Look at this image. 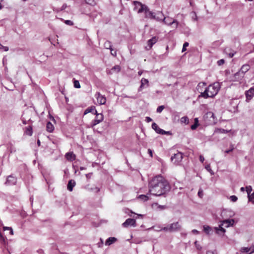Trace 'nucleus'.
<instances>
[{"label": "nucleus", "instance_id": "obj_1", "mask_svg": "<svg viewBox=\"0 0 254 254\" xmlns=\"http://www.w3.org/2000/svg\"><path fill=\"white\" fill-rule=\"evenodd\" d=\"M170 189L168 182L161 175H158L149 183V192L151 194L160 196L169 191Z\"/></svg>", "mask_w": 254, "mask_h": 254}, {"label": "nucleus", "instance_id": "obj_2", "mask_svg": "<svg viewBox=\"0 0 254 254\" xmlns=\"http://www.w3.org/2000/svg\"><path fill=\"white\" fill-rule=\"evenodd\" d=\"M205 85V83L204 82H200L197 85V90L200 93V94L198 96V98L203 97L205 99L213 98L218 93L220 88L219 83L218 82H215L209 85L203 92L200 88L201 87H203Z\"/></svg>", "mask_w": 254, "mask_h": 254}, {"label": "nucleus", "instance_id": "obj_3", "mask_svg": "<svg viewBox=\"0 0 254 254\" xmlns=\"http://www.w3.org/2000/svg\"><path fill=\"white\" fill-rule=\"evenodd\" d=\"M235 221L234 219H226L222 221L218 227H214L215 232L218 235H223L226 232L225 229L223 227L226 228L233 225Z\"/></svg>", "mask_w": 254, "mask_h": 254}, {"label": "nucleus", "instance_id": "obj_4", "mask_svg": "<svg viewBox=\"0 0 254 254\" xmlns=\"http://www.w3.org/2000/svg\"><path fill=\"white\" fill-rule=\"evenodd\" d=\"M181 225L179 224L178 222H177L169 224L166 227L162 228L161 229V230H163L165 232H174L179 231L181 230Z\"/></svg>", "mask_w": 254, "mask_h": 254}, {"label": "nucleus", "instance_id": "obj_5", "mask_svg": "<svg viewBox=\"0 0 254 254\" xmlns=\"http://www.w3.org/2000/svg\"><path fill=\"white\" fill-rule=\"evenodd\" d=\"M153 19H155L158 21H163L164 23L168 25L175 24L176 27L178 25V22L175 20H173V22H167L166 17H164L163 13L160 11H158L157 12L155 13V16L154 17Z\"/></svg>", "mask_w": 254, "mask_h": 254}, {"label": "nucleus", "instance_id": "obj_6", "mask_svg": "<svg viewBox=\"0 0 254 254\" xmlns=\"http://www.w3.org/2000/svg\"><path fill=\"white\" fill-rule=\"evenodd\" d=\"M250 68L249 64H246L243 65L240 70L234 74L235 79L236 80H241L244 76V74L247 72Z\"/></svg>", "mask_w": 254, "mask_h": 254}, {"label": "nucleus", "instance_id": "obj_7", "mask_svg": "<svg viewBox=\"0 0 254 254\" xmlns=\"http://www.w3.org/2000/svg\"><path fill=\"white\" fill-rule=\"evenodd\" d=\"M183 158V154L178 152L176 154H174L171 158L172 162L176 165H178L182 160Z\"/></svg>", "mask_w": 254, "mask_h": 254}, {"label": "nucleus", "instance_id": "obj_8", "mask_svg": "<svg viewBox=\"0 0 254 254\" xmlns=\"http://www.w3.org/2000/svg\"><path fill=\"white\" fill-rule=\"evenodd\" d=\"M94 114L96 115V118L91 123V127L92 128L96 125L101 123L104 119L103 115L102 114L98 113L97 111H95V113Z\"/></svg>", "mask_w": 254, "mask_h": 254}, {"label": "nucleus", "instance_id": "obj_9", "mask_svg": "<svg viewBox=\"0 0 254 254\" xmlns=\"http://www.w3.org/2000/svg\"><path fill=\"white\" fill-rule=\"evenodd\" d=\"M134 4L135 6L134 8L138 10V13L143 12L147 7L145 4H143L141 2L137 1H134Z\"/></svg>", "mask_w": 254, "mask_h": 254}, {"label": "nucleus", "instance_id": "obj_10", "mask_svg": "<svg viewBox=\"0 0 254 254\" xmlns=\"http://www.w3.org/2000/svg\"><path fill=\"white\" fill-rule=\"evenodd\" d=\"M241 254H252L254 253V246L250 248L243 247L240 250Z\"/></svg>", "mask_w": 254, "mask_h": 254}, {"label": "nucleus", "instance_id": "obj_11", "mask_svg": "<svg viewBox=\"0 0 254 254\" xmlns=\"http://www.w3.org/2000/svg\"><path fill=\"white\" fill-rule=\"evenodd\" d=\"M123 226L124 227H128L129 226H136L135 220L133 219L128 218L126 220V221L123 223Z\"/></svg>", "mask_w": 254, "mask_h": 254}, {"label": "nucleus", "instance_id": "obj_12", "mask_svg": "<svg viewBox=\"0 0 254 254\" xmlns=\"http://www.w3.org/2000/svg\"><path fill=\"white\" fill-rule=\"evenodd\" d=\"M246 190L248 193L249 200L252 202L253 204H254V192L251 194H250L251 191H252V187L250 186H247L246 188Z\"/></svg>", "mask_w": 254, "mask_h": 254}, {"label": "nucleus", "instance_id": "obj_13", "mask_svg": "<svg viewBox=\"0 0 254 254\" xmlns=\"http://www.w3.org/2000/svg\"><path fill=\"white\" fill-rule=\"evenodd\" d=\"M16 181L17 179L15 177L10 175L7 177L5 184L8 186L14 185L16 184Z\"/></svg>", "mask_w": 254, "mask_h": 254}, {"label": "nucleus", "instance_id": "obj_14", "mask_svg": "<svg viewBox=\"0 0 254 254\" xmlns=\"http://www.w3.org/2000/svg\"><path fill=\"white\" fill-rule=\"evenodd\" d=\"M95 97L97 98L98 102L101 105H104L106 103V98L101 95L100 93H97L95 94Z\"/></svg>", "mask_w": 254, "mask_h": 254}, {"label": "nucleus", "instance_id": "obj_15", "mask_svg": "<svg viewBox=\"0 0 254 254\" xmlns=\"http://www.w3.org/2000/svg\"><path fill=\"white\" fill-rule=\"evenodd\" d=\"M158 37L154 36V37H152L151 39L148 40L147 43H148V46L149 47V48H147L146 47V49L148 50H150L152 48L153 45L157 42V41H158Z\"/></svg>", "mask_w": 254, "mask_h": 254}, {"label": "nucleus", "instance_id": "obj_16", "mask_svg": "<svg viewBox=\"0 0 254 254\" xmlns=\"http://www.w3.org/2000/svg\"><path fill=\"white\" fill-rule=\"evenodd\" d=\"M143 12L145 13L146 18L154 19V17L155 16V13L149 11L147 6L144 9Z\"/></svg>", "mask_w": 254, "mask_h": 254}, {"label": "nucleus", "instance_id": "obj_17", "mask_svg": "<svg viewBox=\"0 0 254 254\" xmlns=\"http://www.w3.org/2000/svg\"><path fill=\"white\" fill-rule=\"evenodd\" d=\"M65 157L66 159L69 161L74 160L76 158L75 155L72 152L66 153L65 155Z\"/></svg>", "mask_w": 254, "mask_h": 254}, {"label": "nucleus", "instance_id": "obj_18", "mask_svg": "<svg viewBox=\"0 0 254 254\" xmlns=\"http://www.w3.org/2000/svg\"><path fill=\"white\" fill-rule=\"evenodd\" d=\"M148 80L145 78H142L141 80V85L138 89V90L141 91V90L145 87V85H146V87H148L149 86L148 84Z\"/></svg>", "mask_w": 254, "mask_h": 254}, {"label": "nucleus", "instance_id": "obj_19", "mask_svg": "<svg viewBox=\"0 0 254 254\" xmlns=\"http://www.w3.org/2000/svg\"><path fill=\"white\" fill-rule=\"evenodd\" d=\"M152 127L157 133L161 134L162 132L165 133L164 130L159 128L158 125L155 123L152 124Z\"/></svg>", "mask_w": 254, "mask_h": 254}, {"label": "nucleus", "instance_id": "obj_20", "mask_svg": "<svg viewBox=\"0 0 254 254\" xmlns=\"http://www.w3.org/2000/svg\"><path fill=\"white\" fill-rule=\"evenodd\" d=\"M246 97L248 99H251L254 95V87L251 88L246 93Z\"/></svg>", "mask_w": 254, "mask_h": 254}, {"label": "nucleus", "instance_id": "obj_21", "mask_svg": "<svg viewBox=\"0 0 254 254\" xmlns=\"http://www.w3.org/2000/svg\"><path fill=\"white\" fill-rule=\"evenodd\" d=\"M75 182L74 180H70L69 181H68V184H67V190L70 191H71L72 190H73V187L75 186Z\"/></svg>", "mask_w": 254, "mask_h": 254}, {"label": "nucleus", "instance_id": "obj_22", "mask_svg": "<svg viewBox=\"0 0 254 254\" xmlns=\"http://www.w3.org/2000/svg\"><path fill=\"white\" fill-rule=\"evenodd\" d=\"M117 241V238L115 237H110L105 242V245L110 246L114 244Z\"/></svg>", "mask_w": 254, "mask_h": 254}, {"label": "nucleus", "instance_id": "obj_23", "mask_svg": "<svg viewBox=\"0 0 254 254\" xmlns=\"http://www.w3.org/2000/svg\"><path fill=\"white\" fill-rule=\"evenodd\" d=\"M95 111H96L95 110V107L94 106H91L88 107L85 110L84 114L86 115L89 113H93L94 114L95 113Z\"/></svg>", "mask_w": 254, "mask_h": 254}, {"label": "nucleus", "instance_id": "obj_24", "mask_svg": "<svg viewBox=\"0 0 254 254\" xmlns=\"http://www.w3.org/2000/svg\"><path fill=\"white\" fill-rule=\"evenodd\" d=\"M67 7V4L66 3H64L61 8L54 7L53 10L56 12H59L61 11L64 10Z\"/></svg>", "mask_w": 254, "mask_h": 254}, {"label": "nucleus", "instance_id": "obj_25", "mask_svg": "<svg viewBox=\"0 0 254 254\" xmlns=\"http://www.w3.org/2000/svg\"><path fill=\"white\" fill-rule=\"evenodd\" d=\"M203 231L208 235H210L212 234V229L209 226H203Z\"/></svg>", "mask_w": 254, "mask_h": 254}, {"label": "nucleus", "instance_id": "obj_26", "mask_svg": "<svg viewBox=\"0 0 254 254\" xmlns=\"http://www.w3.org/2000/svg\"><path fill=\"white\" fill-rule=\"evenodd\" d=\"M54 129V127L52 124L49 122L47 124V130L50 132H51L53 131Z\"/></svg>", "mask_w": 254, "mask_h": 254}, {"label": "nucleus", "instance_id": "obj_27", "mask_svg": "<svg viewBox=\"0 0 254 254\" xmlns=\"http://www.w3.org/2000/svg\"><path fill=\"white\" fill-rule=\"evenodd\" d=\"M198 126H199L198 119V118H195L194 119V123L193 125L191 126L190 128L192 130H194Z\"/></svg>", "mask_w": 254, "mask_h": 254}, {"label": "nucleus", "instance_id": "obj_28", "mask_svg": "<svg viewBox=\"0 0 254 254\" xmlns=\"http://www.w3.org/2000/svg\"><path fill=\"white\" fill-rule=\"evenodd\" d=\"M104 47L107 49H112V44L110 41H107L104 43Z\"/></svg>", "mask_w": 254, "mask_h": 254}, {"label": "nucleus", "instance_id": "obj_29", "mask_svg": "<svg viewBox=\"0 0 254 254\" xmlns=\"http://www.w3.org/2000/svg\"><path fill=\"white\" fill-rule=\"evenodd\" d=\"M181 122L182 123H185L186 124H188L189 123V118L186 116L183 117L181 119Z\"/></svg>", "mask_w": 254, "mask_h": 254}, {"label": "nucleus", "instance_id": "obj_30", "mask_svg": "<svg viewBox=\"0 0 254 254\" xmlns=\"http://www.w3.org/2000/svg\"><path fill=\"white\" fill-rule=\"evenodd\" d=\"M25 133L29 135H31L32 134V127H28L26 128Z\"/></svg>", "mask_w": 254, "mask_h": 254}, {"label": "nucleus", "instance_id": "obj_31", "mask_svg": "<svg viewBox=\"0 0 254 254\" xmlns=\"http://www.w3.org/2000/svg\"><path fill=\"white\" fill-rule=\"evenodd\" d=\"M111 70L114 72H119L121 70V67L119 65H115L111 69Z\"/></svg>", "mask_w": 254, "mask_h": 254}, {"label": "nucleus", "instance_id": "obj_32", "mask_svg": "<svg viewBox=\"0 0 254 254\" xmlns=\"http://www.w3.org/2000/svg\"><path fill=\"white\" fill-rule=\"evenodd\" d=\"M138 198L142 200L143 201H146L148 199V197L146 195H143V194H142V195H140L139 196H138Z\"/></svg>", "mask_w": 254, "mask_h": 254}, {"label": "nucleus", "instance_id": "obj_33", "mask_svg": "<svg viewBox=\"0 0 254 254\" xmlns=\"http://www.w3.org/2000/svg\"><path fill=\"white\" fill-rule=\"evenodd\" d=\"M3 229L4 231H5V230H9V233L10 235H13V230L11 228V227H3Z\"/></svg>", "mask_w": 254, "mask_h": 254}, {"label": "nucleus", "instance_id": "obj_34", "mask_svg": "<svg viewBox=\"0 0 254 254\" xmlns=\"http://www.w3.org/2000/svg\"><path fill=\"white\" fill-rule=\"evenodd\" d=\"M74 87L76 88H79L80 87V85L78 80L74 81Z\"/></svg>", "mask_w": 254, "mask_h": 254}, {"label": "nucleus", "instance_id": "obj_35", "mask_svg": "<svg viewBox=\"0 0 254 254\" xmlns=\"http://www.w3.org/2000/svg\"><path fill=\"white\" fill-rule=\"evenodd\" d=\"M85 1L86 3L91 5H93L95 3L94 0H85Z\"/></svg>", "mask_w": 254, "mask_h": 254}, {"label": "nucleus", "instance_id": "obj_36", "mask_svg": "<svg viewBox=\"0 0 254 254\" xmlns=\"http://www.w3.org/2000/svg\"><path fill=\"white\" fill-rule=\"evenodd\" d=\"M164 109V106H163V105H162V106H159V107L157 108V110H156V112H157V113H161V112L162 111V110H163Z\"/></svg>", "mask_w": 254, "mask_h": 254}, {"label": "nucleus", "instance_id": "obj_37", "mask_svg": "<svg viewBox=\"0 0 254 254\" xmlns=\"http://www.w3.org/2000/svg\"><path fill=\"white\" fill-rule=\"evenodd\" d=\"M205 168L211 174H213V171L210 168V164H208L205 167Z\"/></svg>", "mask_w": 254, "mask_h": 254}, {"label": "nucleus", "instance_id": "obj_38", "mask_svg": "<svg viewBox=\"0 0 254 254\" xmlns=\"http://www.w3.org/2000/svg\"><path fill=\"white\" fill-rule=\"evenodd\" d=\"M189 44L188 42H186L184 45H183V49H182V52H184L185 51H186V47H188L189 46Z\"/></svg>", "mask_w": 254, "mask_h": 254}, {"label": "nucleus", "instance_id": "obj_39", "mask_svg": "<svg viewBox=\"0 0 254 254\" xmlns=\"http://www.w3.org/2000/svg\"><path fill=\"white\" fill-rule=\"evenodd\" d=\"M6 238L4 237L2 234L0 232V241L1 243H5Z\"/></svg>", "mask_w": 254, "mask_h": 254}, {"label": "nucleus", "instance_id": "obj_40", "mask_svg": "<svg viewBox=\"0 0 254 254\" xmlns=\"http://www.w3.org/2000/svg\"><path fill=\"white\" fill-rule=\"evenodd\" d=\"M230 199L232 202H236L238 198L235 195H232L230 196Z\"/></svg>", "mask_w": 254, "mask_h": 254}, {"label": "nucleus", "instance_id": "obj_41", "mask_svg": "<svg viewBox=\"0 0 254 254\" xmlns=\"http://www.w3.org/2000/svg\"><path fill=\"white\" fill-rule=\"evenodd\" d=\"M64 22L66 24L68 25L71 26L73 25V22L69 20H64Z\"/></svg>", "mask_w": 254, "mask_h": 254}, {"label": "nucleus", "instance_id": "obj_42", "mask_svg": "<svg viewBox=\"0 0 254 254\" xmlns=\"http://www.w3.org/2000/svg\"><path fill=\"white\" fill-rule=\"evenodd\" d=\"M8 149L10 153L14 152L16 151L15 149L12 146L11 144H10V146L8 147Z\"/></svg>", "mask_w": 254, "mask_h": 254}, {"label": "nucleus", "instance_id": "obj_43", "mask_svg": "<svg viewBox=\"0 0 254 254\" xmlns=\"http://www.w3.org/2000/svg\"><path fill=\"white\" fill-rule=\"evenodd\" d=\"M225 63V61L223 59H221L217 61V64L218 65H221Z\"/></svg>", "mask_w": 254, "mask_h": 254}, {"label": "nucleus", "instance_id": "obj_44", "mask_svg": "<svg viewBox=\"0 0 254 254\" xmlns=\"http://www.w3.org/2000/svg\"><path fill=\"white\" fill-rule=\"evenodd\" d=\"M111 50V54L112 55L114 56H116L117 55V52L116 50H114V49H112Z\"/></svg>", "mask_w": 254, "mask_h": 254}, {"label": "nucleus", "instance_id": "obj_45", "mask_svg": "<svg viewBox=\"0 0 254 254\" xmlns=\"http://www.w3.org/2000/svg\"><path fill=\"white\" fill-rule=\"evenodd\" d=\"M198 195L200 197H202L203 195V190L201 189H199L198 192Z\"/></svg>", "mask_w": 254, "mask_h": 254}, {"label": "nucleus", "instance_id": "obj_46", "mask_svg": "<svg viewBox=\"0 0 254 254\" xmlns=\"http://www.w3.org/2000/svg\"><path fill=\"white\" fill-rule=\"evenodd\" d=\"M90 190H95L96 191V192H99L100 191V189L98 187H95L94 189H93V188H91L90 189H89Z\"/></svg>", "mask_w": 254, "mask_h": 254}, {"label": "nucleus", "instance_id": "obj_47", "mask_svg": "<svg viewBox=\"0 0 254 254\" xmlns=\"http://www.w3.org/2000/svg\"><path fill=\"white\" fill-rule=\"evenodd\" d=\"M195 247H196L197 249L200 250L201 249V246L197 244V241L195 242Z\"/></svg>", "mask_w": 254, "mask_h": 254}, {"label": "nucleus", "instance_id": "obj_48", "mask_svg": "<svg viewBox=\"0 0 254 254\" xmlns=\"http://www.w3.org/2000/svg\"><path fill=\"white\" fill-rule=\"evenodd\" d=\"M219 132L220 133H227L228 131L224 129H219Z\"/></svg>", "mask_w": 254, "mask_h": 254}, {"label": "nucleus", "instance_id": "obj_49", "mask_svg": "<svg viewBox=\"0 0 254 254\" xmlns=\"http://www.w3.org/2000/svg\"><path fill=\"white\" fill-rule=\"evenodd\" d=\"M145 121L147 123H149L152 121V119L149 117H146L145 118Z\"/></svg>", "mask_w": 254, "mask_h": 254}, {"label": "nucleus", "instance_id": "obj_50", "mask_svg": "<svg viewBox=\"0 0 254 254\" xmlns=\"http://www.w3.org/2000/svg\"><path fill=\"white\" fill-rule=\"evenodd\" d=\"M158 208L160 209L161 210L164 209L166 208V206L165 205H159Z\"/></svg>", "mask_w": 254, "mask_h": 254}, {"label": "nucleus", "instance_id": "obj_51", "mask_svg": "<svg viewBox=\"0 0 254 254\" xmlns=\"http://www.w3.org/2000/svg\"><path fill=\"white\" fill-rule=\"evenodd\" d=\"M199 160L200 162H201L202 163H203L204 161V158L203 157V156L202 155H200L199 156Z\"/></svg>", "mask_w": 254, "mask_h": 254}, {"label": "nucleus", "instance_id": "obj_52", "mask_svg": "<svg viewBox=\"0 0 254 254\" xmlns=\"http://www.w3.org/2000/svg\"><path fill=\"white\" fill-rule=\"evenodd\" d=\"M91 175H92V173H91L87 174H86V178L87 179H90L91 178Z\"/></svg>", "mask_w": 254, "mask_h": 254}, {"label": "nucleus", "instance_id": "obj_53", "mask_svg": "<svg viewBox=\"0 0 254 254\" xmlns=\"http://www.w3.org/2000/svg\"><path fill=\"white\" fill-rule=\"evenodd\" d=\"M164 132H165V133L162 132V133H161V134H168V135H170V134H172L170 131H166L164 130Z\"/></svg>", "mask_w": 254, "mask_h": 254}, {"label": "nucleus", "instance_id": "obj_54", "mask_svg": "<svg viewBox=\"0 0 254 254\" xmlns=\"http://www.w3.org/2000/svg\"><path fill=\"white\" fill-rule=\"evenodd\" d=\"M192 233L194 234H199V232L195 230V229H193L192 230Z\"/></svg>", "mask_w": 254, "mask_h": 254}, {"label": "nucleus", "instance_id": "obj_55", "mask_svg": "<svg viewBox=\"0 0 254 254\" xmlns=\"http://www.w3.org/2000/svg\"><path fill=\"white\" fill-rule=\"evenodd\" d=\"M148 152L150 156L152 157V151L150 149H148Z\"/></svg>", "mask_w": 254, "mask_h": 254}, {"label": "nucleus", "instance_id": "obj_56", "mask_svg": "<svg viewBox=\"0 0 254 254\" xmlns=\"http://www.w3.org/2000/svg\"><path fill=\"white\" fill-rule=\"evenodd\" d=\"M206 254H215L214 252L211 251H208L207 252Z\"/></svg>", "mask_w": 254, "mask_h": 254}, {"label": "nucleus", "instance_id": "obj_57", "mask_svg": "<svg viewBox=\"0 0 254 254\" xmlns=\"http://www.w3.org/2000/svg\"><path fill=\"white\" fill-rule=\"evenodd\" d=\"M100 241H101V242H100V244H99V247H101V246L103 244V241L102 239H100Z\"/></svg>", "mask_w": 254, "mask_h": 254}, {"label": "nucleus", "instance_id": "obj_58", "mask_svg": "<svg viewBox=\"0 0 254 254\" xmlns=\"http://www.w3.org/2000/svg\"><path fill=\"white\" fill-rule=\"evenodd\" d=\"M232 151V149H228L226 151H225V153H230Z\"/></svg>", "mask_w": 254, "mask_h": 254}, {"label": "nucleus", "instance_id": "obj_59", "mask_svg": "<svg viewBox=\"0 0 254 254\" xmlns=\"http://www.w3.org/2000/svg\"><path fill=\"white\" fill-rule=\"evenodd\" d=\"M234 149H235L234 145L231 144L230 145V149H232V151H233Z\"/></svg>", "mask_w": 254, "mask_h": 254}, {"label": "nucleus", "instance_id": "obj_60", "mask_svg": "<svg viewBox=\"0 0 254 254\" xmlns=\"http://www.w3.org/2000/svg\"><path fill=\"white\" fill-rule=\"evenodd\" d=\"M229 57L230 58H232L234 56V53H229Z\"/></svg>", "mask_w": 254, "mask_h": 254}, {"label": "nucleus", "instance_id": "obj_61", "mask_svg": "<svg viewBox=\"0 0 254 254\" xmlns=\"http://www.w3.org/2000/svg\"><path fill=\"white\" fill-rule=\"evenodd\" d=\"M166 21L168 22H172L171 19H170L169 18H166ZM172 22H173V21H172Z\"/></svg>", "mask_w": 254, "mask_h": 254}, {"label": "nucleus", "instance_id": "obj_62", "mask_svg": "<svg viewBox=\"0 0 254 254\" xmlns=\"http://www.w3.org/2000/svg\"><path fill=\"white\" fill-rule=\"evenodd\" d=\"M240 190L242 191H244L245 190V188L244 187H242Z\"/></svg>", "mask_w": 254, "mask_h": 254}, {"label": "nucleus", "instance_id": "obj_63", "mask_svg": "<svg viewBox=\"0 0 254 254\" xmlns=\"http://www.w3.org/2000/svg\"><path fill=\"white\" fill-rule=\"evenodd\" d=\"M138 74L139 75H141L142 74V71H139L138 72Z\"/></svg>", "mask_w": 254, "mask_h": 254}, {"label": "nucleus", "instance_id": "obj_64", "mask_svg": "<svg viewBox=\"0 0 254 254\" xmlns=\"http://www.w3.org/2000/svg\"><path fill=\"white\" fill-rule=\"evenodd\" d=\"M85 168L83 167H80V170H84Z\"/></svg>", "mask_w": 254, "mask_h": 254}]
</instances>
